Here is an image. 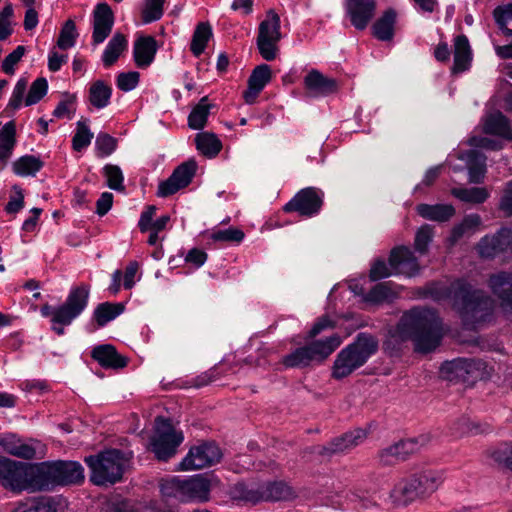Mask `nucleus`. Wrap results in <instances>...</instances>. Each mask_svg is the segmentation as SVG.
I'll return each mask as SVG.
<instances>
[{"label": "nucleus", "mask_w": 512, "mask_h": 512, "mask_svg": "<svg viewBox=\"0 0 512 512\" xmlns=\"http://www.w3.org/2000/svg\"><path fill=\"white\" fill-rule=\"evenodd\" d=\"M491 293L498 299L501 311L507 317L512 316V272L498 271L487 280Z\"/></svg>", "instance_id": "obj_17"}, {"label": "nucleus", "mask_w": 512, "mask_h": 512, "mask_svg": "<svg viewBox=\"0 0 512 512\" xmlns=\"http://www.w3.org/2000/svg\"><path fill=\"white\" fill-rule=\"evenodd\" d=\"M435 300L450 298L466 329L475 330L491 320L494 310L493 299L481 289L474 288L464 279L454 281L449 287L430 288Z\"/></svg>", "instance_id": "obj_2"}, {"label": "nucleus", "mask_w": 512, "mask_h": 512, "mask_svg": "<svg viewBox=\"0 0 512 512\" xmlns=\"http://www.w3.org/2000/svg\"><path fill=\"white\" fill-rule=\"evenodd\" d=\"M48 91V82L46 78L39 77L30 86L28 94L25 98V105L31 106L38 103Z\"/></svg>", "instance_id": "obj_54"}, {"label": "nucleus", "mask_w": 512, "mask_h": 512, "mask_svg": "<svg viewBox=\"0 0 512 512\" xmlns=\"http://www.w3.org/2000/svg\"><path fill=\"white\" fill-rule=\"evenodd\" d=\"M91 358L104 369H122L128 364V359L119 354L112 344L95 346L91 351Z\"/></svg>", "instance_id": "obj_23"}, {"label": "nucleus", "mask_w": 512, "mask_h": 512, "mask_svg": "<svg viewBox=\"0 0 512 512\" xmlns=\"http://www.w3.org/2000/svg\"><path fill=\"white\" fill-rule=\"evenodd\" d=\"M16 144V126L14 121H9L0 130V158L3 164H7Z\"/></svg>", "instance_id": "obj_42"}, {"label": "nucleus", "mask_w": 512, "mask_h": 512, "mask_svg": "<svg viewBox=\"0 0 512 512\" xmlns=\"http://www.w3.org/2000/svg\"><path fill=\"white\" fill-rule=\"evenodd\" d=\"M263 493H265V501H282L292 497L293 492L291 488L283 482H269L262 484Z\"/></svg>", "instance_id": "obj_46"}, {"label": "nucleus", "mask_w": 512, "mask_h": 512, "mask_svg": "<svg viewBox=\"0 0 512 512\" xmlns=\"http://www.w3.org/2000/svg\"><path fill=\"white\" fill-rule=\"evenodd\" d=\"M477 252L481 258L504 261L512 258V229L501 227L494 234L483 236L477 243Z\"/></svg>", "instance_id": "obj_13"}, {"label": "nucleus", "mask_w": 512, "mask_h": 512, "mask_svg": "<svg viewBox=\"0 0 512 512\" xmlns=\"http://www.w3.org/2000/svg\"><path fill=\"white\" fill-rule=\"evenodd\" d=\"M472 147L483 148L492 151H499L503 148V143L488 137L473 136L468 141Z\"/></svg>", "instance_id": "obj_59"}, {"label": "nucleus", "mask_w": 512, "mask_h": 512, "mask_svg": "<svg viewBox=\"0 0 512 512\" xmlns=\"http://www.w3.org/2000/svg\"><path fill=\"white\" fill-rule=\"evenodd\" d=\"M90 296V285L81 283L72 287L64 303L53 307L44 304L40 308L43 317H50L51 329L59 336L64 334V327L69 326L87 308Z\"/></svg>", "instance_id": "obj_4"}, {"label": "nucleus", "mask_w": 512, "mask_h": 512, "mask_svg": "<svg viewBox=\"0 0 512 512\" xmlns=\"http://www.w3.org/2000/svg\"><path fill=\"white\" fill-rule=\"evenodd\" d=\"M462 159L467 163L469 181L482 183L486 173V156L477 150H470Z\"/></svg>", "instance_id": "obj_32"}, {"label": "nucleus", "mask_w": 512, "mask_h": 512, "mask_svg": "<svg viewBox=\"0 0 512 512\" xmlns=\"http://www.w3.org/2000/svg\"><path fill=\"white\" fill-rule=\"evenodd\" d=\"M281 21L274 10L267 12L266 18L259 24L256 44L261 57L273 61L279 54V42L282 38Z\"/></svg>", "instance_id": "obj_11"}, {"label": "nucleus", "mask_w": 512, "mask_h": 512, "mask_svg": "<svg viewBox=\"0 0 512 512\" xmlns=\"http://www.w3.org/2000/svg\"><path fill=\"white\" fill-rule=\"evenodd\" d=\"M245 237L244 232L236 227L214 231L210 238L215 242L240 243Z\"/></svg>", "instance_id": "obj_55"}, {"label": "nucleus", "mask_w": 512, "mask_h": 512, "mask_svg": "<svg viewBox=\"0 0 512 512\" xmlns=\"http://www.w3.org/2000/svg\"><path fill=\"white\" fill-rule=\"evenodd\" d=\"M344 9L351 25L359 31L365 30L376 14V0H345Z\"/></svg>", "instance_id": "obj_18"}, {"label": "nucleus", "mask_w": 512, "mask_h": 512, "mask_svg": "<svg viewBox=\"0 0 512 512\" xmlns=\"http://www.w3.org/2000/svg\"><path fill=\"white\" fill-rule=\"evenodd\" d=\"M114 25V14L107 3H99L93 11L92 44L99 45L110 35Z\"/></svg>", "instance_id": "obj_19"}, {"label": "nucleus", "mask_w": 512, "mask_h": 512, "mask_svg": "<svg viewBox=\"0 0 512 512\" xmlns=\"http://www.w3.org/2000/svg\"><path fill=\"white\" fill-rule=\"evenodd\" d=\"M125 307L122 303L103 302L96 306L93 311V319L95 320L97 327H104L110 321L118 317Z\"/></svg>", "instance_id": "obj_36"}, {"label": "nucleus", "mask_w": 512, "mask_h": 512, "mask_svg": "<svg viewBox=\"0 0 512 512\" xmlns=\"http://www.w3.org/2000/svg\"><path fill=\"white\" fill-rule=\"evenodd\" d=\"M387 264L383 259H377L371 266L369 278L377 281L392 274L414 276L419 272V263L414 253L406 246H398L391 250Z\"/></svg>", "instance_id": "obj_10"}, {"label": "nucleus", "mask_w": 512, "mask_h": 512, "mask_svg": "<svg viewBox=\"0 0 512 512\" xmlns=\"http://www.w3.org/2000/svg\"><path fill=\"white\" fill-rule=\"evenodd\" d=\"M113 204V194L110 192H103L96 202V213L99 216H104L111 209Z\"/></svg>", "instance_id": "obj_64"}, {"label": "nucleus", "mask_w": 512, "mask_h": 512, "mask_svg": "<svg viewBox=\"0 0 512 512\" xmlns=\"http://www.w3.org/2000/svg\"><path fill=\"white\" fill-rule=\"evenodd\" d=\"M303 83L307 95L314 98L326 97L337 92L339 88L338 82L335 79L326 77L316 69L308 72L304 77Z\"/></svg>", "instance_id": "obj_20"}, {"label": "nucleus", "mask_w": 512, "mask_h": 512, "mask_svg": "<svg viewBox=\"0 0 512 512\" xmlns=\"http://www.w3.org/2000/svg\"><path fill=\"white\" fill-rule=\"evenodd\" d=\"M419 216L424 219L436 222H447L456 213L455 208L451 204H419L416 207Z\"/></svg>", "instance_id": "obj_30"}, {"label": "nucleus", "mask_w": 512, "mask_h": 512, "mask_svg": "<svg viewBox=\"0 0 512 512\" xmlns=\"http://www.w3.org/2000/svg\"><path fill=\"white\" fill-rule=\"evenodd\" d=\"M38 464L0 457V486L14 494L39 492Z\"/></svg>", "instance_id": "obj_5"}, {"label": "nucleus", "mask_w": 512, "mask_h": 512, "mask_svg": "<svg viewBox=\"0 0 512 512\" xmlns=\"http://www.w3.org/2000/svg\"><path fill=\"white\" fill-rule=\"evenodd\" d=\"M103 174L106 177V183L109 188L116 191H123L125 189L123 185L124 176L118 165L106 164L103 167Z\"/></svg>", "instance_id": "obj_52"}, {"label": "nucleus", "mask_w": 512, "mask_h": 512, "mask_svg": "<svg viewBox=\"0 0 512 512\" xmlns=\"http://www.w3.org/2000/svg\"><path fill=\"white\" fill-rule=\"evenodd\" d=\"M481 365L480 361L470 358H458L450 362H446L442 370L453 374L457 378H465L466 375L471 374L475 369Z\"/></svg>", "instance_id": "obj_43"}, {"label": "nucleus", "mask_w": 512, "mask_h": 512, "mask_svg": "<svg viewBox=\"0 0 512 512\" xmlns=\"http://www.w3.org/2000/svg\"><path fill=\"white\" fill-rule=\"evenodd\" d=\"M84 462L91 471L90 481L97 486H108L122 480L127 458L119 449H108L86 456Z\"/></svg>", "instance_id": "obj_8"}, {"label": "nucleus", "mask_w": 512, "mask_h": 512, "mask_svg": "<svg viewBox=\"0 0 512 512\" xmlns=\"http://www.w3.org/2000/svg\"><path fill=\"white\" fill-rule=\"evenodd\" d=\"M482 225L481 216L477 213L465 215L462 221L455 225L448 237L450 245H455L464 236H470L479 230Z\"/></svg>", "instance_id": "obj_31"}, {"label": "nucleus", "mask_w": 512, "mask_h": 512, "mask_svg": "<svg viewBox=\"0 0 512 512\" xmlns=\"http://www.w3.org/2000/svg\"><path fill=\"white\" fill-rule=\"evenodd\" d=\"M128 41L124 34L115 33L106 45L103 54L102 62L104 67L109 68L114 65L121 54L127 49Z\"/></svg>", "instance_id": "obj_34"}, {"label": "nucleus", "mask_w": 512, "mask_h": 512, "mask_svg": "<svg viewBox=\"0 0 512 512\" xmlns=\"http://www.w3.org/2000/svg\"><path fill=\"white\" fill-rule=\"evenodd\" d=\"M451 194L462 202L472 204H482L490 195L485 187H455L451 189Z\"/></svg>", "instance_id": "obj_44"}, {"label": "nucleus", "mask_w": 512, "mask_h": 512, "mask_svg": "<svg viewBox=\"0 0 512 512\" xmlns=\"http://www.w3.org/2000/svg\"><path fill=\"white\" fill-rule=\"evenodd\" d=\"M182 441V432L175 431L169 419L160 416L156 418L151 447L158 460L167 461L173 457Z\"/></svg>", "instance_id": "obj_12"}, {"label": "nucleus", "mask_w": 512, "mask_h": 512, "mask_svg": "<svg viewBox=\"0 0 512 512\" xmlns=\"http://www.w3.org/2000/svg\"><path fill=\"white\" fill-rule=\"evenodd\" d=\"M60 500L52 496L28 497L17 501L11 512H58Z\"/></svg>", "instance_id": "obj_26"}, {"label": "nucleus", "mask_w": 512, "mask_h": 512, "mask_svg": "<svg viewBox=\"0 0 512 512\" xmlns=\"http://www.w3.org/2000/svg\"><path fill=\"white\" fill-rule=\"evenodd\" d=\"M165 0H145L141 11V19L144 24H149L161 19L164 13Z\"/></svg>", "instance_id": "obj_48"}, {"label": "nucleus", "mask_w": 512, "mask_h": 512, "mask_svg": "<svg viewBox=\"0 0 512 512\" xmlns=\"http://www.w3.org/2000/svg\"><path fill=\"white\" fill-rule=\"evenodd\" d=\"M324 193L315 187H307L298 191L295 196L284 205L283 211L297 212L302 217L317 215L323 206Z\"/></svg>", "instance_id": "obj_14"}, {"label": "nucleus", "mask_w": 512, "mask_h": 512, "mask_svg": "<svg viewBox=\"0 0 512 512\" xmlns=\"http://www.w3.org/2000/svg\"><path fill=\"white\" fill-rule=\"evenodd\" d=\"M184 502L190 500H208L210 481L203 475H196L183 480Z\"/></svg>", "instance_id": "obj_28"}, {"label": "nucleus", "mask_w": 512, "mask_h": 512, "mask_svg": "<svg viewBox=\"0 0 512 512\" xmlns=\"http://www.w3.org/2000/svg\"><path fill=\"white\" fill-rule=\"evenodd\" d=\"M222 458L220 448L215 443H203L192 447L179 463L178 470H197L218 463Z\"/></svg>", "instance_id": "obj_15"}, {"label": "nucleus", "mask_w": 512, "mask_h": 512, "mask_svg": "<svg viewBox=\"0 0 512 512\" xmlns=\"http://www.w3.org/2000/svg\"><path fill=\"white\" fill-rule=\"evenodd\" d=\"M208 258L207 253L199 248H192L188 251V253L185 256V262L192 264L196 268L201 267L204 265Z\"/></svg>", "instance_id": "obj_63"}, {"label": "nucleus", "mask_w": 512, "mask_h": 512, "mask_svg": "<svg viewBox=\"0 0 512 512\" xmlns=\"http://www.w3.org/2000/svg\"><path fill=\"white\" fill-rule=\"evenodd\" d=\"M397 298V293L392 288L391 282H381L373 286L364 296L366 303L378 305L384 302H392Z\"/></svg>", "instance_id": "obj_40"}, {"label": "nucleus", "mask_w": 512, "mask_h": 512, "mask_svg": "<svg viewBox=\"0 0 512 512\" xmlns=\"http://www.w3.org/2000/svg\"><path fill=\"white\" fill-rule=\"evenodd\" d=\"M333 327L334 322L328 316H322L318 318L317 321L313 324L312 328L307 333L305 340L314 339L322 331Z\"/></svg>", "instance_id": "obj_62"}, {"label": "nucleus", "mask_w": 512, "mask_h": 512, "mask_svg": "<svg viewBox=\"0 0 512 512\" xmlns=\"http://www.w3.org/2000/svg\"><path fill=\"white\" fill-rule=\"evenodd\" d=\"M183 480L173 477L171 479L162 480L160 491L164 497L175 498L184 502Z\"/></svg>", "instance_id": "obj_50"}, {"label": "nucleus", "mask_w": 512, "mask_h": 512, "mask_svg": "<svg viewBox=\"0 0 512 512\" xmlns=\"http://www.w3.org/2000/svg\"><path fill=\"white\" fill-rule=\"evenodd\" d=\"M342 343L338 334L322 340L311 341L307 345L296 348L282 358L286 368H304L313 363L325 361Z\"/></svg>", "instance_id": "obj_9"}, {"label": "nucleus", "mask_w": 512, "mask_h": 512, "mask_svg": "<svg viewBox=\"0 0 512 512\" xmlns=\"http://www.w3.org/2000/svg\"><path fill=\"white\" fill-rule=\"evenodd\" d=\"M157 52V42L152 36H140L133 45V58L138 68L149 67Z\"/></svg>", "instance_id": "obj_25"}, {"label": "nucleus", "mask_w": 512, "mask_h": 512, "mask_svg": "<svg viewBox=\"0 0 512 512\" xmlns=\"http://www.w3.org/2000/svg\"><path fill=\"white\" fill-rule=\"evenodd\" d=\"M367 434L363 429H355L334 438L320 450L322 456L346 453L364 441Z\"/></svg>", "instance_id": "obj_21"}, {"label": "nucleus", "mask_w": 512, "mask_h": 512, "mask_svg": "<svg viewBox=\"0 0 512 512\" xmlns=\"http://www.w3.org/2000/svg\"><path fill=\"white\" fill-rule=\"evenodd\" d=\"M77 36L76 25L73 20L69 19L61 28L57 46L62 50H67L75 45Z\"/></svg>", "instance_id": "obj_51"}, {"label": "nucleus", "mask_w": 512, "mask_h": 512, "mask_svg": "<svg viewBox=\"0 0 512 512\" xmlns=\"http://www.w3.org/2000/svg\"><path fill=\"white\" fill-rule=\"evenodd\" d=\"M222 372L220 371L219 366H214L213 368L205 371L200 374L196 378L193 379V386L200 388L206 386L216 380H218L222 376Z\"/></svg>", "instance_id": "obj_60"}, {"label": "nucleus", "mask_w": 512, "mask_h": 512, "mask_svg": "<svg viewBox=\"0 0 512 512\" xmlns=\"http://www.w3.org/2000/svg\"><path fill=\"white\" fill-rule=\"evenodd\" d=\"M140 74L137 71L123 72L117 76V87L124 92L133 90L139 83Z\"/></svg>", "instance_id": "obj_57"}, {"label": "nucleus", "mask_w": 512, "mask_h": 512, "mask_svg": "<svg viewBox=\"0 0 512 512\" xmlns=\"http://www.w3.org/2000/svg\"><path fill=\"white\" fill-rule=\"evenodd\" d=\"M212 36V27L209 22H200L196 25L190 44V51L195 57H199L205 51Z\"/></svg>", "instance_id": "obj_38"}, {"label": "nucleus", "mask_w": 512, "mask_h": 512, "mask_svg": "<svg viewBox=\"0 0 512 512\" xmlns=\"http://www.w3.org/2000/svg\"><path fill=\"white\" fill-rule=\"evenodd\" d=\"M235 495L242 501L257 504L263 502L265 493H263V485L248 486L245 484H237L235 486Z\"/></svg>", "instance_id": "obj_47"}, {"label": "nucleus", "mask_w": 512, "mask_h": 512, "mask_svg": "<svg viewBox=\"0 0 512 512\" xmlns=\"http://www.w3.org/2000/svg\"><path fill=\"white\" fill-rule=\"evenodd\" d=\"M498 209L504 214V216H512V181L507 183L503 195L500 198Z\"/></svg>", "instance_id": "obj_61"}, {"label": "nucleus", "mask_w": 512, "mask_h": 512, "mask_svg": "<svg viewBox=\"0 0 512 512\" xmlns=\"http://www.w3.org/2000/svg\"><path fill=\"white\" fill-rule=\"evenodd\" d=\"M44 166L40 157L35 155H24L12 164L13 172L21 177L35 176Z\"/></svg>", "instance_id": "obj_39"}, {"label": "nucleus", "mask_w": 512, "mask_h": 512, "mask_svg": "<svg viewBox=\"0 0 512 512\" xmlns=\"http://www.w3.org/2000/svg\"><path fill=\"white\" fill-rule=\"evenodd\" d=\"M433 238V228L425 224L421 226L415 235L414 247L420 254H425L428 250V246Z\"/></svg>", "instance_id": "obj_56"}, {"label": "nucleus", "mask_w": 512, "mask_h": 512, "mask_svg": "<svg viewBox=\"0 0 512 512\" xmlns=\"http://www.w3.org/2000/svg\"><path fill=\"white\" fill-rule=\"evenodd\" d=\"M443 482L440 472L427 470L400 480L390 492V498L397 505L406 506L417 499L431 496Z\"/></svg>", "instance_id": "obj_6"}, {"label": "nucleus", "mask_w": 512, "mask_h": 512, "mask_svg": "<svg viewBox=\"0 0 512 512\" xmlns=\"http://www.w3.org/2000/svg\"><path fill=\"white\" fill-rule=\"evenodd\" d=\"M117 145V139L106 132H100L96 136L95 149L100 158L111 155L117 149Z\"/></svg>", "instance_id": "obj_49"}, {"label": "nucleus", "mask_w": 512, "mask_h": 512, "mask_svg": "<svg viewBox=\"0 0 512 512\" xmlns=\"http://www.w3.org/2000/svg\"><path fill=\"white\" fill-rule=\"evenodd\" d=\"M111 96L112 87L103 80H96L89 88L88 100L97 109L107 107L110 104Z\"/></svg>", "instance_id": "obj_35"}, {"label": "nucleus", "mask_w": 512, "mask_h": 512, "mask_svg": "<svg viewBox=\"0 0 512 512\" xmlns=\"http://www.w3.org/2000/svg\"><path fill=\"white\" fill-rule=\"evenodd\" d=\"M417 450V442L414 439L401 440L379 452V459L383 465H393L398 461H404L410 454Z\"/></svg>", "instance_id": "obj_24"}, {"label": "nucleus", "mask_w": 512, "mask_h": 512, "mask_svg": "<svg viewBox=\"0 0 512 512\" xmlns=\"http://www.w3.org/2000/svg\"><path fill=\"white\" fill-rule=\"evenodd\" d=\"M483 131L489 135H496L505 140L512 141V128L509 119L501 112L490 114L483 125Z\"/></svg>", "instance_id": "obj_29"}, {"label": "nucleus", "mask_w": 512, "mask_h": 512, "mask_svg": "<svg viewBox=\"0 0 512 512\" xmlns=\"http://www.w3.org/2000/svg\"><path fill=\"white\" fill-rule=\"evenodd\" d=\"M197 171V162L189 159L177 166L168 179L160 182L158 186L157 196L168 197L180 189L186 188L195 176Z\"/></svg>", "instance_id": "obj_16"}, {"label": "nucleus", "mask_w": 512, "mask_h": 512, "mask_svg": "<svg viewBox=\"0 0 512 512\" xmlns=\"http://www.w3.org/2000/svg\"><path fill=\"white\" fill-rule=\"evenodd\" d=\"M489 457L499 468L512 471V442H504L492 448Z\"/></svg>", "instance_id": "obj_45"}, {"label": "nucleus", "mask_w": 512, "mask_h": 512, "mask_svg": "<svg viewBox=\"0 0 512 512\" xmlns=\"http://www.w3.org/2000/svg\"><path fill=\"white\" fill-rule=\"evenodd\" d=\"M25 54L24 46H17L14 51L8 54L2 61V70L8 75H12L15 71L14 66L21 60Z\"/></svg>", "instance_id": "obj_58"}, {"label": "nucleus", "mask_w": 512, "mask_h": 512, "mask_svg": "<svg viewBox=\"0 0 512 512\" xmlns=\"http://www.w3.org/2000/svg\"><path fill=\"white\" fill-rule=\"evenodd\" d=\"M397 11L394 8L386 9L372 25L373 36L380 41H390L395 34Z\"/></svg>", "instance_id": "obj_27"}, {"label": "nucleus", "mask_w": 512, "mask_h": 512, "mask_svg": "<svg viewBox=\"0 0 512 512\" xmlns=\"http://www.w3.org/2000/svg\"><path fill=\"white\" fill-rule=\"evenodd\" d=\"M38 464L39 492L50 491L57 486L81 484L84 479V468L77 461H43Z\"/></svg>", "instance_id": "obj_7"}, {"label": "nucleus", "mask_w": 512, "mask_h": 512, "mask_svg": "<svg viewBox=\"0 0 512 512\" xmlns=\"http://www.w3.org/2000/svg\"><path fill=\"white\" fill-rule=\"evenodd\" d=\"M195 144L197 150L207 158L216 157L222 149V143L219 138L210 132L196 134Z\"/></svg>", "instance_id": "obj_37"}, {"label": "nucleus", "mask_w": 512, "mask_h": 512, "mask_svg": "<svg viewBox=\"0 0 512 512\" xmlns=\"http://www.w3.org/2000/svg\"><path fill=\"white\" fill-rule=\"evenodd\" d=\"M213 105L209 103L208 97H202L193 107L188 116V126L193 130H201L207 123L210 109Z\"/></svg>", "instance_id": "obj_41"}, {"label": "nucleus", "mask_w": 512, "mask_h": 512, "mask_svg": "<svg viewBox=\"0 0 512 512\" xmlns=\"http://www.w3.org/2000/svg\"><path fill=\"white\" fill-rule=\"evenodd\" d=\"M272 79V71L268 64L256 66L248 79V87L243 92L247 104H253L260 92Z\"/></svg>", "instance_id": "obj_22"}, {"label": "nucleus", "mask_w": 512, "mask_h": 512, "mask_svg": "<svg viewBox=\"0 0 512 512\" xmlns=\"http://www.w3.org/2000/svg\"><path fill=\"white\" fill-rule=\"evenodd\" d=\"M378 349L379 341L376 336L367 332L358 333L354 341L337 354L332 367V377L341 380L350 376L365 365Z\"/></svg>", "instance_id": "obj_3"}, {"label": "nucleus", "mask_w": 512, "mask_h": 512, "mask_svg": "<svg viewBox=\"0 0 512 512\" xmlns=\"http://www.w3.org/2000/svg\"><path fill=\"white\" fill-rule=\"evenodd\" d=\"M92 138L93 133L90 131L86 123L78 121L76 133L72 138L73 149L78 152L82 151L90 145Z\"/></svg>", "instance_id": "obj_53"}, {"label": "nucleus", "mask_w": 512, "mask_h": 512, "mask_svg": "<svg viewBox=\"0 0 512 512\" xmlns=\"http://www.w3.org/2000/svg\"><path fill=\"white\" fill-rule=\"evenodd\" d=\"M471 48L465 35H458L454 40V64L453 72H464L471 62Z\"/></svg>", "instance_id": "obj_33"}, {"label": "nucleus", "mask_w": 512, "mask_h": 512, "mask_svg": "<svg viewBox=\"0 0 512 512\" xmlns=\"http://www.w3.org/2000/svg\"><path fill=\"white\" fill-rule=\"evenodd\" d=\"M442 336L441 321L436 311L413 307L404 312L396 327L388 332L382 348L389 357H398L404 344L412 340L414 350L426 354L440 345Z\"/></svg>", "instance_id": "obj_1"}]
</instances>
